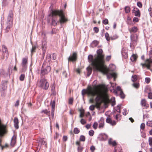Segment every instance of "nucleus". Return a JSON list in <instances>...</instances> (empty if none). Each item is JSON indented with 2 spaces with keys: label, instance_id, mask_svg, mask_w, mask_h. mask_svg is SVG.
I'll return each instance as SVG.
<instances>
[{
  "label": "nucleus",
  "instance_id": "c85d7f7f",
  "mask_svg": "<svg viewBox=\"0 0 152 152\" xmlns=\"http://www.w3.org/2000/svg\"><path fill=\"white\" fill-rule=\"evenodd\" d=\"M2 50L3 53H6L7 51V49L6 47L4 45H2Z\"/></svg>",
  "mask_w": 152,
  "mask_h": 152
},
{
  "label": "nucleus",
  "instance_id": "f257e3e1",
  "mask_svg": "<svg viewBox=\"0 0 152 152\" xmlns=\"http://www.w3.org/2000/svg\"><path fill=\"white\" fill-rule=\"evenodd\" d=\"M103 52L102 50L99 49L96 51L97 54L95 55L94 58L93 55L90 54L88 56V59L95 70L104 73L105 72L104 66V55L103 54Z\"/></svg>",
  "mask_w": 152,
  "mask_h": 152
},
{
  "label": "nucleus",
  "instance_id": "09e8293b",
  "mask_svg": "<svg viewBox=\"0 0 152 152\" xmlns=\"http://www.w3.org/2000/svg\"><path fill=\"white\" fill-rule=\"evenodd\" d=\"M43 139H41V144L45 145L46 147H47V143L45 141L43 140Z\"/></svg>",
  "mask_w": 152,
  "mask_h": 152
},
{
  "label": "nucleus",
  "instance_id": "e433bc0d",
  "mask_svg": "<svg viewBox=\"0 0 152 152\" xmlns=\"http://www.w3.org/2000/svg\"><path fill=\"white\" fill-rule=\"evenodd\" d=\"M127 22L128 24L132 25V23L131 19L129 17L128 18Z\"/></svg>",
  "mask_w": 152,
  "mask_h": 152
},
{
  "label": "nucleus",
  "instance_id": "f03ea898",
  "mask_svg": "<svg viewBox=\"0 0 152 152\" xmlns=\"http://www.w3.org/2000/svg\"><path fill=\"white\" fill-rule=\"evenodd\" d=\"M49 16L51 18V25L53 26L57 25L58 23L57 16L59 17V22L61 24L66 23L68 20L66 17L63 11L62 10H52Z\"/></svg>",
  "mask_w": 152,
  "mask_h": 152
},
{
  "label": "nucleus",
  "instance_id": "37998d69",
  "mask_svg": "<svg viewBox=\"0 0 152 152\" xmlns=\"http://www.w3.org/2000/svg\"><path fill=\"white\" fill-rule=\"evenodd\" d=\"M147 126L152 127V121H148L146 123Z\"/></svg>",
  "mask_w": 152,
  "mask_h": 152
},
{
  "label": "nucleus",
  "instance_id": "393cba45",
  "mask_svg": "<svg viewBox=\"0 0 152 152\" xmlns=\"http://www.w3.org/2000/svg\"><path fill=\"white\" fill-rule=\"evenodd\" d=\"M0 75H3L4 76L7 75V74L5 72L4 70L3 69H0Z\"/></svg>",
  "mask_w": 152,
  "mask_h": 152
},
{
  "label": "nucleus",
  "instance_id": "a211bd4d",
  "mask_svg": "<svg viewBox=\"0 0 152 152\" xmlns=\"http://www.w3.org/2000/svg\"><path fill=\"white\" fill-rule=\"evenodd\" d=\"M86 69L87 71V76L89 77L92 73V68L88 66L87 68Z\"/></svg>",
  "mask_w": 152,
  "mask_h": 152
},
{
  "label": "nucleus",
  "instance_id": "423d86ee",
  "mask_svg": "<svg viewBox=\"0 0 152 152\" xmlns=\"http://www.w3.org/2000/svg\"><path fill=\"white\" fill-rule=\"evenodd\" d=\"M68 62L76 61L77 59V53L76 52L73 53L72 55L70 56L68 58Z\"/></svg>",
  "mask_w": 152,
  "mask_h": 152
},
{
  "label": "nucleus",
  "instance_id": "c756f323",
  "mask_svg": "<svg viewBox=\"0 0 152 152\" xmlns=\"http://www.w3.org/2000/svg\"><path fill=\"white\" fill-rule=\"evenodd\" d=\"M105 37L107 41H110V37H109V34L107 32H106L105 34Z\"/></svg>",
  "mask_w": 152,
  "mask_h": 152
},
{
  "label": "nucleus",
  "instance_id": "9d476101",
  "mask_svg": "<svg viewBox=\"0 0 152 152\" xmlns=\"http://www.w3.org/2000/svg\"><path fill=\"white\" fill-rule=\"evenodd\" d=\"M27 63V58H23L22 65V67L24 69V68H26V65Z\"/></svg>",
  "mask_w": 152,
  "mask_h": 152
},
{
  "label": "nucleus",
  "instance_id": "412c9836",
  "mask_svg": "<svg viewBox=\"0 0 152 152\" xmlns=\"http://www.w3.org/2000/svg\"><path fill=\"white\" fill-rule=\"evenodd\" d=\"M51 94L53 95H56V91H55V86L54 85H53L51 88Z\"/></svg>",
  "mask_w": 152,
  "mask_h": 152
},
{
  "label": "nucleus",
  "instance_id": "7ed1b4c3",
  "mask_svg": "<svg viewBox=\"0 0 152 152\" xmlns=\"http://www.w3.org/2000/svg\"><path fill=\"white\" fill-rule=\"evenodd\" d=\"M51 70L50 67L48 64H46V62H44L41 69V76L42 77L45 75L47 74Z\"/></svg>",
  "mask_w": 152,
  "mask_h": 152
},
{
  "label": "nucleus",
  "instance_id": "6e6552de",
  "mask_svg": "<svg viewBox=\"0 0 152 152\" xmlns=\"http://www.w3.org/2000/svg\"><path fill=\"white\" fill-rule=\"evenodd\" d=\"M51 55L50 54H48L47 56L46 59L45 60L44 62L45 61L46 64H48L49 65L50 63L51 62Z\"/></svg>",
  "mask_w": 152,
  "mask_h": 152
},
{
  "label": "nucleus",
  "instance_id": "b1692460",
  "mask_svg": "<svg viewBox=\"0 0 152 152\" xmlns=\"http://www.w3.org/2000/svg\"><path fill=\"white\" fill-rule=\"evenodd\" d=\"M110 101L111 102V105L113 106L115 105V97H113L110 99Z\"/></svg>",
  "mask_w": 152,
  "mask_h": 152
},
{
  "label": "nucleus",
  "instance_id": "2eb2a0df",
  "mask_svg": "<svg viewBox=\"0 0 152 152\" xmlns=\"http://www.w3.org/2000/svg\"><path fill=\"white\" fill-rule=\"evenodd\" d=\"M141 104L142 106L146 108L148 107L149 106L148 104L146 103V100L144 99L141 100Z\"/></svg>",
  "mask_w": 152,
  "mask_h": 152
},
{
  "label": "nucleus",
  "instance_id": "4c0bfd02",
  "mask_svg": "<svg viewBox=\"0 0 152 152\" xmlns=\"http://www.w3.org/2000/svg\"><path fill=\"white\" fill-rule=\"evenodd\" d=\"M106 122L108 123H109L111 124V122H112V121L111 119L108 117H107L106 119Z\"/></svg>",
  "mask_w": 152,
  "mask_h": 152
},
{
  "label": "nucleus",
  "instance_id": "338daca9",
  "mask_svg": "<svg viewBox=\"0 0 152 152\" xmlns=\"http://www.w3.org/2000/svg\"><path fill=\"white\" fill-rule=\"evenodd\" d=\"M56 53H54L53 54L52 56V59L53 60H55L56 59Z\"/></svg>",
  "mask_w": 152,
  "mask_h": 152
},
{
  "label": "nucleus",
  "instance_id": "dca6fc26",
  "mask_svg": "<svg viewBox=\"0 0 152 152\" xmlns=\"http://www.w3.org/2000/svg\"><path fill=\"white\" fill-rule=\"evenodd\" d=\"M134 13L135 16H137V17H140V10L138 9H137V11H135L134 9Z\"/></svg>",
  "mask_w": 152,
  "mask_h": 152
},
{
  "label": "nucleus",
  "instance_id": "4be33fe9",
  "mask_svg": "<svg viewBox=\"0 0 152 152\" xmlns=\"http://www.w3.org/2000/svg\"><path fill=\"white\" fill-rule=\"evenodd\" d=\"M79 111L80 112V114L79 115V117L80 118H83L84 115V110L82 109H80L79 110Z\"/></svg>",
  "mask_w": 152,
  "mask_h": 152
},
{
  "label": "nucleus",
  "instance_id": "f8f14e48",
  "mask_svg": "<svg viewBox=\"0 0 152 152\" xmlns=\"http://www.w3.org/2000/svg\"><path fill=\"white\" fill-rule=\"evenodd\" d=\"M7 26L5 29V32L7 33L10 30V28L12 27V24L9 23H6Z\"/></svg>",
  "mask_w": 152,
  "mask_h": 152
},
{
  "label": "nucleus",
  "instance_id": "0e129e2a",
  "mask_svg": "<svg viewBox=\"0 0 152 152\" xmlns=\"http://www.w3.org/2000/svg\"><path fill=\"white\" fill-rule=\"evenodd\" d=\"M80 123L84 125L86 123V121L83 119H81L80 120Z\"/></svg>",
  "mask_w": 152,
  "mask_h": 152
},
{
  "label": "nucleus",
  "instance_id": "052dcab7",
  "mask_svg": "<svg viewBox=\"0 0 152 152\" xmlns=\"http://www.w3.org/2000/svg\"><path fill=\"white\" fill-rule=\"evenodd\" d=\"M150 81V79L149 77H146L145 78V82L147 83H148Z\"/></svg>",
  "mask_w": 152,
  "mask_h": 152
},
{
  "label": "nucleus",
  "instance_id": "2f4dec72",
  "mask_svg": "<svg viewBox=\"0 0 152 152\" xmlns=\"http://www.w3.org/2000/svg\"><path fill=\"white\" fill-rule=\"evenodd\" d=\"M129 30L130 31V33L131 34L130 38H131V39L132 41V37H133L132 36H133V34H132V33L133 32V27H132L131 29H129Z\"/></svg>",
  "mask_w": 152,
  "mask_h": 152
},
{
  "label": "nucleus",
  "instance_id": "f3484780",
  "mask_svg": "<svg viewBox=\"0 0 152 152\" xmlns=\"http://www.w3.org/2000/svg\"><path fill=\"white\" fill-rule=\"evenodd\" d=\"M41 113H44V114H45L46 115H48L49 116L50 119V111H48L47 109L43 110L41 111Z\"/></svg>",
  "mask_w": 152,
  "mask_h": 152
},
{
  "label": "nucleus",
  "instance_id": "39448f33",
  "mask_svg": "<svg viewBox=\"0 0 152 152\" xmlns=\"http://www.w3.org/2000/svg\"><path fill=\"white\" fill-rule=\"evenodd\" d=\"M13 15L12 11V10H10L9 11V14L7 17V23L13 24Z\"/></svg>",
  "mask_w": 152,
  "mask_h": 152
},
{
  "label": "nucleus",
  "instance_id": "3c124183",
  "mask_svg": "<svg viewBox=\"0 0 152 152\" xmlns=\"http://www.w3.org/2000/svg\"><path fill=\"white\" fill-rule=\"evenodd\" d=\"M145 125L144 123H142L140 125V129L142 130H143L145 128Z\"/></svg>",
  "mask_w": 152,
  "mask_h": 152
},
{
  "label": "nucleus",
  "instance_id": "ddd939ff",
  "mask_svg": "<svg viewBox=\"0 0 152 152\" xmlns=\"http://www.w3.org/2000/svg\"><path fill=\"white\" fill-rule=\"evenodd\" d=\"M107 75V77L108 78H112L113 77L115 78L116 76V74L115 72L108 73Z\"/></svg>",
  "mask_w": 152,
  "mask_h": 152
},
{
  "label": "nucleus",
  "instance_id": "0eeeda50",
  "mask_svg": "<svg viewBox=\"0 0 152 152\" xmlns=\"http://www.w3.org/2000/svg\"><path fill=\"white\" fill-rule=\"evenodd\" d=\"M88 90L87 93L88 94V95L92 97H94L96 95V93L94 91V89L91 86H88Z\"/></svg>",
  "mask_w": 152,
  "mask_h": 152
},
{
  "label": "nucleus",
  "instance_id": "864d4df0",
  "mask_svg": "<svg viewBox=\"0 0 152 152\" xmlns=\"http://www.w3.org/2000/svg\"><path fill=\"white\" fill-rule=\"evenodd\" d=\"M73 99L72 98H70L69 100V104H72L73 102Z\"/></svg>",
  "mask_w": 152,
  "mask_h": 152
},
{
  "label": "nucleus",
  "instance_id": "ea45409f",
  "mask_svg": "<svg viewBox=\"0 0 152 152\" xmlns=\"http://www.w3.org/2000/svg\"><path fill=\"white\" fill-rule=\"evenodd\" d=\"M125 10L126 13H128L130 11V8L129 7H126L125 8Z\"/></svg>",
  "mask_w": 152,
  "mask_h": 152
},
{
  "label": "nucleus",
  "instance_id": "79ce46f5",
  "mask_svg": "<svg viewBox=\"0 0 152 152\" xmlns=\"http://www.w3.org/2000/svg\"><path fill=\"white\" fill-rule=\"evenodd\" d=\"M7 87L5 86H2L1 85V88L0 89V91H5L6 90Z\"/></svg>",
  "mask_w": 152,
  "mask_h": 152
},
{
  "label": "nucleus",
  "instance_id": "4d7b16f0",
  "mask_svg": "<svg viewBox=\"0 0 152 152\" xmlns=\"http://www.w3.org/2000/svg\"><path fill=\"white\" fill-rule=\"evenodd\" d=\"M122 149L120 148H119V149H118V148L116 147L115 148V151L114 152H120Z\"/></svg>",
  "mask_w": 152,
  "mask_h": 152
},
{
  "label": "nucleus",
  "instance_id": "5fc2aeb1",
  "mask_svg": "<svg viewBox=\"0 0 152 152\" xmlns=\"http://www.w3.org/2000/svg\"><path fill=\"white\" fill-rule=\"evenodd\" d=\"M137 5L140 8H141L142 7V4L140 1H138L137 2Z\"/></svg>",
  "mask_w": 152,
  "mask_h": 152
},
{
  "label": "nucleus",
  "instance_id": "bf43d9fd",
  "mask_svg": "<svg viewBox=\"0 0 152 152\" xmlns=\"http://www.w3.org/2000/svg\"><path fill=\"white\" fill-rule=\"evenodd\" d=\"M134 41H137L138 39V37L136 34H134Z\"/></svg>",
  "mask_w": 152,
  "mask_h": 152
},
{
  "label": "nucleus",
  "instance_id": "a19ab883",
  "mask_svg": "<svg viewBox=\"0 0 152 152\" xmlns=\"http://www.w3.org/2000/svg\"><path fill=\"white\" fill-rule=\"evenodd\" d=\"M56 102L55 100H53L52 102H51L50 105L51 106V107H55Z\"/></svg>",
  "mask_w": 152,
  "mask_h": 152
},
{
  "label": "nucleus",
  "instance_id": "72a5a7b5",
  "mask_svg": "<svg viewBox=\"0 0 152 152\" xmlns=\"http://www.w3.org/2000/svg\"><path fill=\"white\" fill-rule=\"evenodd\" d=\"M118 36L116 34L114 35L113 36L110 37V39L111 40H115L118 38Z\"/></svg>",
  "mask_w": 152,
  "mask_h": 152
},
{
  "label": "nucleus",
  "instance_id": "774afa93",
  "mask_svg": "<svg viewBox=\"0 0 152 152\" xmlns=\"http://www.w3.org/2000/svg\"><path fill=\"white\" fill-rule=\"evenodd\" d=\"M121 104L117 106V107H116V111H118V110L119 109H121Z\"/></svg>",
  "mask_w": 152,
  "mask_h": 152
},
{
  "label": "nucleus",
  "instance_id": "4468645a",
  "mask_svg": "<svg viewBox=\"0 0 152 152\" xmlns=\"http://www.w3.org/2000/svg\"><path fill=\"white\" fill-rule=\"evenodd\" d=\"M99 43V41H98L96 40H94L92 42L90 45V46L92 48H94V47H96Z\"/></svg>",
  "mask_w": 152,
  "mask_h": 152
},
{
  "label": "nucleus",
  "instance_id": "e2e57ef3",
  "mask_svg": "<svg viewBox=\"0 0 152 152\" xmlns=\"http://www.w3.org/2000/svg\"><path fill=\"white\" fill-rule=\"evenodd\" d=\"M63 75L65 77H67V73L65 70H64L62 73Z\"/></svg>",
  "mask_w": 152,
  "mask_h": 152
},
{
  "label": "nucleus",
  "instance_id": "58836bf2",
  "mask_svg": "<svg viewBox=\"0 0 152 152\" xmlns=\"http://www.w3.org/2000/svg\"><path fill=\"white\" fill-rule=\"evenodd\" d=\"M104 126V122L102 121L101 123H100L99 124V129L102 128Z\"/></svg>",
  "mask_w": 152,
  "mask_h": 152
},
{
  "label": "nucleus",
  "instance_id": "a878e982",
  "mask_svg": "<svg viewBox=\"0 0 152 152\" xmlns=\"http://www.w3.org/2000/svg\"><path fill=\"white\" fill-rule=\"evenodd\" d=\"M109 144L112 145L113 146H115L117 145V143L115 141H112L111 139L109 140Z\"/></svg>",
  "mask_w": 152,
  "mask_h": 152
},
{
  "label": "nucleus",
  "instance_id": "1a4fd4ad",
  "mask_svg": "<svg viewBox=\"0 0 152 152\" xmlns=\"http://www.w3.org/2000/svg\"><path fill=\"white\" fill-rule=\"evenodd\" d=\"M14 125L15 128L17 129H18L19 128V121L18 118L17 117H15L14 118Z\"/></svg>",
  "mask_w": 152,
  "mask_h": 152
},
{
  "label": "nucleus",
  "instance_id": "c9c22d12",
  "mask_svg": "<svg viewBox=\"0 0 152 152\" xmlns=\"http://www.w3.org/2000/svg\"><path fill=\"white\" fill-rule=\"evenodd\" d=\"M25 75L24 74H21L19 77V79L20 81H23L25 78Z\"/></svg>",
  "mask_w": 152,
  "mask_h": 152
},
{
  "label": "nucleus",
  "instance_id": "c03bdc74",
  "mask_svg": "<svg viewBox=\"0 0 152 152\" xmlns=\"http://www.w3.org/2000/svg\"><path fill=\"white\" fill-rule=\"evenodd\" d=\"M94 132L93 130H91L89 132V134L91 136H92L94 134Z\"/></svg>",
  "mask_w": 152,
  "mask_h": 152
},
{
  "label": "nucleus",
  "instance_id": "13d9d810",
  "mask_svg": "<svg viewBox=\"0 0 152 152\" xmlns=\"http://www.w3.org/2000/svg\"><path fill=\"white\" fill-rule=\"evenodd\" d=\"M148 98L150 99H152V93L151 92H149L148 93Z\"/></svg>",
  "mask_w": 152,
  "mask_h": 152
},
{
  "label": "nucleus",
  "instance_id": "473e14b6",
  "mask_svg": "<svg viewBox=\"0 0 152 152\" xmlns=\"http://www.w3.org/2000/svg\"><path fill=\"white\" fill-rule=\"evenodd\" d=\"M8 81L7 80H2L1 81V85L2 86H5L7 87V83Z\"/></svg>",
  "mask_w": 152,
  "mask_h": 152
},
{
  "label": "nucleus",
  "instance_id": "6ab92c4d",
  "mask_svg": "<svg viewBox=\"0 0 152 152\" xmlns=\"http://www.w3.org/2000/svg\"><path fill=\"white\" fill-rule=\"evenodd\" d=\"M16 138V137L13 136L11 140V145L12 146H13L15 143L16 142L15 139Z\"/></svg>",
  "mask_w": 152,
  "mask_h": 152
},
{
  "label": "nucleus",
  "instance_id": "aec40b11",
  "mask_svg": "<svg viewBox=\"0 0 152 152\" xmlns=\"http://www.w3.org/2000/svg\"><path fill=\"white\" fill-rule=\"evenodd\" d=\"M99 137H101L102 140H105L107 138V136L105 134L101 133L99 134Z\"/></svg>",
  "mask_w": 152,
  "mask_h": 152
},
{
  "label": "nucleus",
  "instance_id": "49530a36",
  "mask_svg": "<svg viewBox=\"0 0 152 152\" xmlns=\"http://www.w3.org/2000/svg\"><path fill=\"white\" fill-rule=\"evenodd\" d=\"M148 142L149 145L151 146H152V137H149Z\"/></svg>",
  "mask_w": 152,
  "mask_h": 152
},
{
  "label": "nucleus",
  "instance_id": "9b49d317",
  "mask_svg": "<svg viewBox=\"0 0 152 152\" xmlns=\"http://www.w3.org/2000/svg\"><path fill=\"white\" fill-rule=\"evenodd\" d=\"M31 43L32 45V48L31 50V56H32L33 54L36 52V49L37 48V46L36 45H33L32 42H31Z\"/></svg>",
  "mask_w": 152,
  "mask_h": 152
},
{
  "label": "nucleus",
  "instance_id": "680f3d73",
  "mask_svg": "<svg viewBox=\"0 0 152 152\" xmlns=\"http://www.w3.org/2000/svg\"><path fill=\"white\" fill-rule=\"evenodd\" d=\"M55 29L53 28V29H52V30L51 31L50 33V34L51 35H53V34H55L56 33V31L55 30Z\"/></svg>",
  "mask_w": 152,
  "mask_h": 152
},
{
  "label": "nucleus",
  "instance_id": "cd10ccee",
  "mask_svg": "<svg viewBox=\"0 0 152 152\" xmlns=\"http://www.w3.org/2000/svg\"><path fill=\"white\" fill-rule=\"evenodd\" d=\"M120 96L121 98L122 99H124L125 97V95L124 94L123 91H121L120 93Z\"/></svg>",
  "mask_w": 152,
  "mask_h": 152
},
{
  "label": "nucleus",
  "instance_id": "20e7f679",
  "mask_svg": "<svg viewBox=\"0 0 152 152\" xmlns=\"http://www.w3.org/2000/svg\"><path fill=\"white\" fill-rule=\"evenodd\" d=\"M41 79L39 82V87L45 90H47L49 86V83L47 81L46 79L43 77Z\"/></svg>",
  "mask_w": 152,
  "mask_h": 152
},
{
  "label": "nucleus",
  "instance_id": "a18cd8bd",
  "mask_svg": "<svg viewBox=\"0 0 152 152\" xmlns=\"http://www.w3.org/2000/svg\"><path fill=\"white\" fill-rule=\"evenodd\" d=\"M97 126L98 123H97V122H94L93 126V128L94 129H96L97 128Z\"/></svg>",
  "mask_w": 152,
  "mask_h": 152
},
{
  "label": "nucleus",
  "instance_id": "5701e85b",
  "mask_svg": "<svg viewBox=\"0 0 152 152\" xmlns=\"http://www.w3.org/2000/svg\"><path fill=\"white\" fill-rule=\"evenodd\" d=\"M140 84L139 82H134V88L136 89H138L140 87Z\"/></svg>",
  "mask_w": 152,
  "mask_h": 152
},
{
  "label": "nucleus",
  "instance_id": "603ef678",
  "mask_svg": "<svg viewBox=\"0 0 152 152\" xmlns=\"http://www.w3.org/2000/svg\"><path fill=\"white\" fill-rule=\"evenodd\" d=\"M83 148L81 146H79L77 148L78 152H82L83 151Z\"/></svg>",
  "mask_w": 152,
  "mask_h": 152
},
{
  "label": "nucleus",
  "instance_id": "f704fd0d",
  "mask_svg": "<svg viewBox=\"0 0 152 152\" xmlns=\"http://www.w3.org/2000/svg\"><path fill=\"white\" fill-rule=\"evenodd\" d=\"M74 132L75 134H78L80 132V130L77 128H75L74 130Z\"/></svg>",
  "mask_w": 152,
  "mask_h": 152
},
{
  "label": "nucleus",
  "instance_id": "de8ad7c7",
  "mask_svg": "<svg viewBox=\"0 0 152 152\" xmlns=\"http://www.w3.org/2000/svg\"><path fill=\"white\" fill-rule=\"evenodd\" d=\"M102 23L105 25H106L108 23V20L107 19H105L102 21Z\"/></svg>",
  "mask_w": 152,
  "mask_h": 152
},
{
  "label": "nucleus",
  "instance_id": "8fccbe9b",
  "mask_svg": "<svg viewBox=\"0 0 152 152\" xmlns=\"http://www.w3.org/2000/svg\"><path fill=\"white\" fill-rule=\"evenodd\" d=\"M95 106L94 105H92L90 106L89 107V109L91 111L94 110L95 109Z\"/></svg>",
  "mask_w": 152,
  "mask_h": 152
},
{
  "label": "nucleus",
  "instance_id": "bb28decb",
  "mask_svg": "<svg viewBox=\"0 0 152 152\" xmlns=\"http://www.w3.org/2000/svg\"><path fill=\"white\" fill-rule=\"evenodd\" d=\"M42 48L43 52H46V45L45 43L43 42L42 45Z\"/></svg>",
  "mask_w": 152,
  "mask_h": 152
},
{
  "label": "nucleus",
  "instance_id": "6e6d98bb",
  "mask_svg": "<svg viewBox=\"0 0 152 152\" xmlns=\"http://www.w3.org/2000/svg\"><path fill=\"white\" fill-rule=\"evenodd\" d=\"M94 30L96 33H97L99 31V29L97 27H94L93 29Z\"/></svg>",
  "mask_w": 152,
  "mask_h": 152
},
{
  "label": "nucleus",
  "instance_id": "69168bd1",
  "mask_svg": "<svg viewBox=\"0 0 152 152\" xmlns=\"http://www.w3.org/2000/svg\"><path fill=\"white\" fill-rule=\"evenodd\" d=\"M90 150L91 151L94 152L95 150V147L93 145L91 146L90 148Z\"/></svg>",
  "mask_w": 152,
  "mask_h": 152
},
{
  "label": "nucleus",
  "instance_id": "7c9ffc66",
  "mask_svg": "<svg viewBox=\"0 0 152 152\" xmlns=\"http://www.w3.org/2000/svg\"><path fill=\"white\" fill-rule=\"evenodd\" d=\"M79 139L80 141L84 142L86 138L84 136L81 135L80 136Z\"/></svg>",
  "mask_w": 152,
  "mask_h": 152
}]
</instances>
